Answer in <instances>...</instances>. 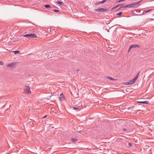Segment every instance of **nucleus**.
Returning a JSON list of instances; mask_svg holds the SVG:
<instances>
[{
	"instance_id": "nucleus-1",
	"label": "nucleus",
	"mask_w": 154,
	"mask_h": 154,
	"mask_svg": "<svg viewBox=\"0 0 154 154\" xmlns=\"http://www.w3.org/2000/svg\"><path fill=\"white\" fill-rule=\"evenodd\" d=\"M24 37H27L28 38H36L37 36L35 34H26L23 35Z\"/></svg>"
},
{
	"instance_id": "nucleus-2",
	"label": "nucleus",
	"mask_w": 154,
	"mask_h": 154,
	"mask_svg": "<svg viewBox=\"0 0 154 154\" xmlns=\"http://www.w3.org/2000/svg\"><path fill=\"white\" fill-rule=\"evenodd\" d=\"M26 88L24 90L23 92L27 94H30L31 93V91H30V87L27 86H26Z\"/></svg>"
},
{
	"instance_id": "nucleus-3",
	"label": "nucleus",
	"mask_w": 154,
	"mask_h": 154,
	"mask_svg": "<svg viewBox=\"0 0 154 154\" xmlns=\"http://www.w3.org/2000/svg\"><path fill=\"white\" fill-rule=\"evenodd\" d=\"M17 63L16 62H13L7 65L6 66L7 67L13 68L15 66Z\"/></svg>"
},
{
	"instance_id": "nucleus-4",
	"label": "nucleus",
	"mask_w": 154,
	"mask_h": 154,
	"mask_svg": "<svg viewBox=\"0 0 154 154\" xmlns=\"http://www.w3.org/2000/svg\"><path fill=\"white\" fill-rule=\"evenodd\" d=\"M107 9L106 8H99L97 9H95V10L97 12H103L105 11H106Z\"/></svg>"
},
{
	"instance_id": "nucleus-5",
	"label": "nucleus",
	"mask_w": 154,
	"mask_h": 154,
	"mask_svg": "<svg viewBox=\"0 0 154 154\" xmlns=\"http://www.w3.org/2000/svg\"><path fill=\"white\" fill-rule=\"evenodd\" d=\"M133 7H134V6H133V4L132 3L131 4H129V5H125V6H122V7H120L119 9L121 8H133Z\"/></svg>"
},
{
	"instance_id": "nucleus-6",
	"label": "nucleus",
	"mask_w": 154,
	"mask_h": 154,
	"mask_svg": "<svg viewBox=\"0 0 154 154\" xmlns=\"http://www.w3.org/2000/svg\"><path fill=\"white\" fill-rule=\"evenodd\" d=\"M142 0H140L138 2H136L134 3H132L133 4V6L134 7L135 6H138L140 5L139 3L140 2H141Z\"/></svg>"
},
{
	"instance_id": "nucleus-7",
	"label": "nucleus",
	"mask_w": 154,
	"mask_h": 154,
	"mask_svg": "<svg viewBox=\"0 0 154 154\" xmlns=\"http://www.w3.org/2000/svg\"><path fill=\"white\" fill-rule=\"evenodd\" d=\"M134 83L135 82L133 80H132L128 82H126L125 83V85H131Z\"/></svg>"
},
{
	"instance_id": "nucleus-8",
	"label": "nucleus",
	"mask_w": 154,
	"mask_h": 154,
	"mask_svg": "<svg viewBox=\"0 0 154 154\" xmlns=\"http://www.w3.org/2000/svg\"><path fill=\"white\" fill-rule=\"evenodd\" d=\"M106 0H103V1L95 3L94 4L97 6L101 3H103L106 1Z\"/></svg>"
},
{
	"instance_id": "nucleus-9",
	"label": "nucleus",
	"mask_w": 154,
	"mask_h": 154,
	"mask_svg": "<svg viewBox=\"0 0 154 154\" xmlns=\"http://www.w3.org/2000/svg\"><path fill=\"white\" fill-rule=\"evenodd\" d=\"M137 103H142L143 104H148L149 102L148 101H137Z\"/></svg>"
},
{
	"instance_id": "nucleus-10",
	"label": "nucleus",
	"mask_w": 154,
	"mask_h": 154,
	"mask_svg": "<svg viewBox=\"0 0 154 154\" xmlns=\"http://www.w3.org/2000/svg\"><path fill=\"white\" fill-rule=\"evenodd\" d=\"M64 96L63 93L60 94L59 98L60 100H63L64 99Z\"/></svg>"
},
{
	"instance_id": "nucleus-11",
	"label": "nucleus",
	"mask_w": 154,
	"mask_h": 154,
	"mask_svg": "<svg viewBox=\"0 0 154 154\" xmlns=\"http://www.w3.org/2000/svg\"><path fill=\"white\" fill-rule=\"evenodd\" d=\"M139 47V45H131L130 46V48H136L137 47Z\"/></svg>"
},
{
	"instance_id": "nucleus-12",
	"label": "nucleus",
	"mask_w": 154,
	"mask_h": 154,
	"mask_svg": "<svg viewBox=\"0 0 154 154\" xmlns=\"http://www.w3.org/2000/svg\"><path fill=\"white\" fill-rule=\"evenodd\" d=\"M13 52H14L15 54H16L20 53V51H13Z\"/></svg>"
},
{
	"instance_id": "nucleus-13",
	"label": "nucleus",
	"mask_w": 154,
	"mask_h": 154,
	"mask_svg": "<svg viewBox=\"0 0 154 154\" xmlns=\"http://www.w3.org/2000/svg\"><path fill=\"white\" fill-rule=\"evenodd\" d=\"M151 10H148L146 11H144L143 12L142 14H145L146 13L148 12L149 11H150Z\"/></svg>"
},
{
	"instance_id": "nucleus-14",
	"label": "nucleus",
	"mask_w": 154,
	"mask_h": 154,
	"mask_svg": "<svg viewBox=\"0 0 154 154\" xmlns=\"http://www.w3.org/2000/svg\"><path fill=\"white\" fill-rule=\"evenodd\" d=\"M57 4H59L60 5H63V3L62 2H60L59 1H57Z\"/></svg>"
},
{
	"instance_id": "nucleus-15",
	"label": "nucleus",
	"mask_w": 154,
	"mask_h": 154,
	"mask_svg": "<svg viewBox=\"0 0 154 154\" xmlns=\"http://www.w3.org/2000/svg\"><path fill=\"white\" fill-rule=\"evenodd\" d=\"M44 6L46 8H51V6L49 5H45Z\"/></svg>"
},
{
	"instance_id": "nucleus-16",
	"label": "nucleus",
	"mask_w": 154,
	"mask_h": 154,
	"mask_svg": "<svg viewBox=\"0 0 154 154\" xmlns=\"http://www.w3.org/2000/svg\"><path fill=\"white\" fill-rule=\"evenodd\" d=\"M71 140L72 141L74 142L76 141L77 140L75 138H72L71 139Z\"/></svg>"
},
{
	"instance_id": "nucleus-17",
	"label": "nucleus",
	"mask_w": 154,
	"mask_h": 154,
	"mask_svg": "<svg viewBox=\"0 0 154 154\" xmlns=\"http://www.w3.org/2000/svg\"><path fill=\"white\" fill-rule=\"evenodd\" d=\"M122 5H117L115 7H114L113 8V9L114 8H117L118 7H119V6H120Z\"/></svg>"
},
{
	"instance_id": "nucleus-18",
	"label": "nucleus",
	"mask_w": 154,
	"mask_h": 154,
	"mask_svg": "<svg viewBox=\"0 0 154 154\" xmlns=\"http://www.w3.org/2000/svg\"><path fill=\"white\" fill-rule=\"evenodd\" d=\"M73 109L75 110H77L79 109V107H73Z\"/></svg>"
},
{
	"instance_id": "nucleus-19",
	"label": "nucleus",
	"mask_w": 154,
	"mask_h": 154,
	"mask_svg": "<svg viewBox=\"0 0 154 154\" xmlns=\"http://www.w3.org/2000/svg\"><path fill=\"white\" fill-rule=\"evenodd\" d=\"M137 77H136L134 78V79H133V80L135 82L136 80L137 79Z\"/></svg>"
},
{
	"instance_id": "nucleus-20",
	"label": "nucleus",
	"mask_w": 154,
	"mask_h": 154,
	"mask_svg": "<svg viewBox=\"0 0 154 154\" xmlns=\"http://www.w3.org/2000/svg\"><path fill=\"white\" fill-rule=\"evenodd\" d=\"M141 72V71H140L139 72H138L137 74V75L136 76V77H137V78H138V76H139V74L140 73V72Z\"/></svg>"
},
{
	"instance_id": "nucleus-21",
	"label": "nucleus",
	"mask_w": 154,
	"mask_h": 154,
	"mask_svg": "<svg viewBox=\"0 0 154 154\" xmlns=\"http://www.w3.org/2000/svg\"><path fill=\"white\" fill-rule=\"evenodd\" d=\"M4 64V63L2 61H0V65H3Z\"/></svg>"
},
{
	"instance_id": "nucleus-22",
	"label": "nucleus",
	"mask_w": 154,
	"mask_h": 154,
	"mask_svg": "<svg viewBox=\"0 0 154 154\" xmlns=\"http://www.w3.org/2000/svg\"><path fill=\"white\" fill-rule=\"evenodd\" d=\"M122 14V12H119V13H118V14H117V15H121Z\"/></svg>"
},
{
	"instance_id": "nucleus-23",
	"label": "nucleus",
	"mask_w": 154,
	"mask_h": 154,
	"mask_svg": "<svg viewBox=\"0 0 154 154\" xmlns=\"http://www.w3.org/2000/svg\"><path fill=\"white\" fill-rule=\"evenodd\" d=\"M53 11L55 12H59V11L58 10H53Z\"/></svg>"
},
{
	"instance_id": "nucleus-24",
	"label": "nucleus",
	"mask_w": 154,
	"mask_h": 154,
	"mask_svg": "<svg viewBox=\"0 0 154 154\" xmlns=\"http://www.w3.org/2000/svg\"><path fill=\"white\" fill-rule=\"evenodd\" d=\"M108 78H109V79H111V80H114V79H113V78H111V77H109Z\"/></svg>"
},
{
	"instance_id": "nucleus-25",
	"label": "nucleus",
	"mask_w": 154,
	"mask_h": 154,
	"mask_svg": "<svg viewBox=\"0 0 154 154\" xmlns=\"http://www.w3.org/2000/svg\"><path fill=\"white\" fill-rule=\"evenodd\" d=\"M124 1V0H119L118 1H117V2H120L122 1Z\"/></svg>"
},
{
	"instance_id": "nucleus-26",
	"label": "nucleus",
	"mask_w": 154,
	"mask_h": 154,
	"mask_svg": "<svg viewBox=\"0 0 154 154\" xmlns=\"http://www.w3.org/2000/svg\"><path fill=\"white\" fill-rule=\"evenodd\" d=\"M128 145L130 146H132V143H128Z\"/></svg>"
},
{
	"instance_id": "nucleus-27",
	"label": "nucleus",
	"mask_w": 154,
	"mask_h": 154,
	"mask_svg": "<svg viewBox=\"0 0 154 154\" xmlns=\"http://www.w3.org/2000/svg\"><path fill=\"white\" fill-rule=\"evenodd\" d=\"M131 48H130V47H129V49H128V52H129L130 51V50H131Z\"/></svg>"
},
{
	"instance_id": "nucleus-28",
	"label": "nucleus",
	"mask_w": 154,
	"mask_h": 154,
	"mask_svg": "<svg viewBox=\"0 0 154 154\" xmlns=\"http://www.w3.org/2000/svg\"><path fill=\"white\" fill-rule=\"evenodd\" d=\"M126 129L125 128H124L122 129V131H126Z\"/></svg>"
},
{
	"instance_id": "nucleus-29",
	"label": "nucleus",
	"mask_w": 154,
	"mask_h": 154,
	"mask_svg": "<svg viewBox=\"0 0 154 154\" xmlns=\"http://www.w3.org/2000/svg\"><path fill=\"white\" fill-rule=\"evenodd\" d=\"M47 116V115L45 116H44L43 117L44 118H45Z\"/></svg>"
},
{
	"instance_id": "nucleus-30",
	"label": "nucleus",
	"mask_w": 154,
	"mask_h": 154,
	"mask_svg": "<svg viewBox=\"0 0 154 154\" xmlns=\"http://www.w3.org/2000/svg\"><path fill=\"white\" fill-rule=\"evenodd\" d=\"M131 109V107H129V108H128V109Z\"/></svg>"
}]
</instances>
